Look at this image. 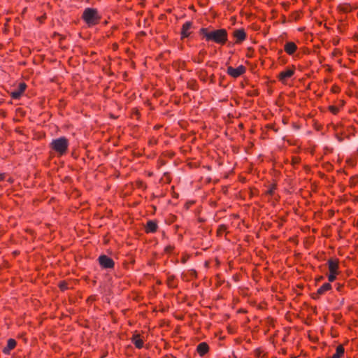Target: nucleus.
<instances>
[{"label":"nucleus","instance_id":"11","mask_svg":"<svg viewBox=\"0 0 358 358\" xmlns=\"http://www.w3.org/2000/svg\"><path fill=\"white\" fill-rule=\"evenodd\" d=\"M16 345V341L14 339L10 338L8 341L7 345L3 349L5 354H9L10 351L13 350Z\"/></svg>","mask_w":358,"mask_h":358},{"label":"nucleus","instance_id":"15","mask_svg":"<svg viewBox=\"0 0 358 358\" xmlns=\"http://www.w3.org/2000/svg\"><path fill=\"white\" fill-rule=\"evenodd\" d=\"M331 287L329 283H324L322 286H321L317 291L315 295H320L324 294L326 291L330 289Z\"/></svg>","mask_w":358,"mask_h":358},{"label":"nucleus","instance_id":"21","mask_svg":"<svg viewBox=\"0 0 358 358\" xmlns=\"http://www.w3.org/2000/svg\"><path fill=\"white\" fill-rule=\"evenodd\" d=\"M5 174L4 173H0V180H3L5 178Z\"/></svg>","mask_w":358,"mask_h":358},{"label":"nucleus","instance_id":"16","mask_svg":"<svg viewBox=\"0 0 358 358\" xmlns=\"http://www.w3.org/2000/svg\"><path fill=\"white\" fill-rule=\"evenodd\" d=\"M132 341L136 348H141L143 347V342L141 338H139L138 335L134 336L132 338Z\"/></svg>","mask_w":358,"mask_h":358},{"label":"nucleus","instance_id":"17","mask_svg":"<svg viewBox=\"0 0 358 358\" xmlns=\"http://www.w3.org/2000/svg\"><path fill=\"white\" fill-rule=\"evenodd\" d=\"M344 354V348L342 345H338L336 348V353L332 356V358H341Z\"/></svg>","mask_w":358,"mask_h":358},{"label":"nucleus","instance_id":"22","mask_svg":"<svg viewBox=\"0 0 358 358\" xmlns=\"http://www.w3.org/2000/svg\"><path fill=\"white\" fill-rule=\"evenodd\" d=\"M205 54H206V52H205L204 50H201V51H200V52H199V55H205Z\"/></svg>","mask_w":358,"mask_h":358},{"label":"nucleus","instance_id":"7","mask_svg":"<svg viewBox=\"0 0 358 358\" xmlns=\"http://www.w3.org/2000/svg\"><path fill=\"white\" fill-rule=\"evenodd\" d=\"M294 73V71L293 69H286L285 71H281L279 73L278 78L280 81L285 83L286 79L292 76Z\"/></svg>","mask_w":358,"mask_h":358},{"label":"nucleus","instance_id":"6","mask_svg":"<svg viewBox=\"0 0 358 358\" xmlns=\"http://www.w3.org/2000/svg\"><path fill=\"white\" fill-rule=\"evenodd\" d=\"M26 84L24 83H21L18 85V86L17 87V88L14 89L13 90H12L10 92V95L12 96L13 99H19L22 94L23 93V92L24 91V90L26 89Z\"/></svg>","mask_w":358,"mask_h":358},{"label":"nucleus","instance_id":"1","mask_svg":"<svg viewBox=\"0 0 358 358\" xmlns=\"http://www.w3.org/2000/svg\"><path fill=\"white\" fill-rule=\"evenodd\" d=\"M200 31L207 41H213L217 43L223 44L227 40V31L223 29L208 31L206 29L202 28Z\"/></svg>","mask_w":358,"mask_h":358},{"label":"nucleus","instance_id":"19","mask_svg":"<svg viewBox=\"0 0 358 358\" xmlns=\"http://www.w3.org/2000/svg\"><path fill=\"white\" fill-rule=\"evenodd\" d=\"M329 110L334 113L336 114L338 111V108L337 107H335L334 106H331L329 107Z\"/></svg>","mask_w":358,"mask_h":358},{"label":"nucleus","instance_id":"20","mask_svg":"<svg viewBox=\"0 0 358 358\" xmlns=\"http://www.w3.org/2000/svg\"><path fill=\"white\" fill-rule=\"evenodd\" d=\"M59 287L62 289V290H64L67 288V286H66V284L65 282H61L59 284Z\"/></svg>","mask_w":358,"mask_h":358},{"label":"nucleus","instance_id":"13","mask_svg":"<svg viewBox=\"0 0 358 358\" xmlns=\"http://www.w3.org/2000/svg\"><path fill=\"white\" fill-rule=\"evenodd\" d=\"M208 351V345L206 343H201L197 346V352L201 355H204Z\"/></svg>","mask_w":358,"mask_h":358},{"label":"nucleus","instance_id":"10","mask_svg":"<svg viewBox=\"0 0 358 358\" xmlns=\"http://www.w3.org/2000/svg\"><path fill=\"white\" fill-rule=\"evenodd\" d=\"M296 45L293 42H287L285 45V50L289 55H292L296 50Z\"/></svg>","mask_w":358,"mask_h":358},{"label":"nucleus","instance_id":"5","mask_svg":"<svg viewBox=\"0 0 358 358\" xmlns=\"http://www.w3.org/2000/svg\"><path fill=\"white\" fill-rule=\"evenodd\" d=\"M245 71V68L243 65H240L237 68L229 66L227 68V73L234 78H237Z\"/></svg>","mask_w":358,"mask_h":358},{"label":"nucleus","instance_id":"12","mask_svg":"<svg viewBox=\"0 0 358 358\" xmlns=\"http://www.w3.org/2000/svg\"><path fill=\"white\" fill-rule=\"evenodd\" d=\"M157 224L155 222L152 220H150L148 222L145 230L147 233H152L155 232L157 230Z\"/></svg>","mask_w":358,"mask_h":358},{"label":"nucleus","instance_id":"8","mask_svg":"<svg viewBox=\"0 0 358 358\" xmlns=\"http://www.w3.org/2000/svg\"><path fill=\"white\" fill-rule=\"evenodd\" d=\"M234 36L236 38V43H241L245 40L246 34L243 29H238L234 31Z\"/></svg>","mask_w":358,"mask_h":358},{"label":"nucleus","instance_id":"14","mask_svg":"<svg viewBox=\"0 0 358 358\" xmlns=\"http://www.w3.org/2000/svg\"><path fill=\"white\" fill-rule=\"evenodd\" d=\"M329 270L330 273H337L338 268V262L334 259H329L328 261Z\"/></svg>","mask_w":358,"mask_h":358},{"label":"nucleus","instance_id":"2","mask_svg":"<svg viewBox=\"0 0 358 358\" xmlns=\"http://www.w3.org/2000/svg\"><path fill=\"white\" fill-rule=\"evenodd\" d=\"M83 18L89 26H92L98 22L99 16L96 9L87 8L83 12Z\"/></svg>","mask_w":358,"mask_h":358},{"label":"nucleus","instance_id":"9","mask_svg":"<svg viewBox=\"0 0 358 358\" xmlns=\"http://www.w3.org/2000/svg\"><path fill=\"white\" fill-rule=\"evenodd\" d=\"M192 25V24L191 22H186L182 25L181 30V35L182 38L187 37L189 35L190 32L189 31V30L191 29Z\"/></svg>","mask_w":358,"mask_h":358},{"label":"nucleus","instance_id":"3","mask_svg":"<svg viewBox=\"0 0 358 358\" xmlns=\"http://www.w3.org/2000/svg\"><path fill=\"white\" fill-rule=\"evenodd\" d=\"M50 145L52 149L55 152H58L59 155H63L66 152L68 148L69 142L67 138L65 137H60L52 140Z\"/></svg>","mask_w":358,"mask_h":358},{"label":"nucleus","instance_id":"18","mask_svg":"<svg viewBox=\"0 0 358 358\" xmlns=\"http://www.w3.org/2000/svg\"><path fill=\"white\" fill-rule=\"evenodd\" d=\"M337 273H330V274L328 276V279L329 282H333L336 279V274Z\"/></svg>","mask_w":358,"mask_h":358},{"label":"nucleus","instance_id":"4","mask_svg":"<svg viewBox=\"0 0 358 358\" xmlns=\"http://www.w3.org/2000/svg\"><path fill=\"white\" fill-rule=\"evenodd\" d=\"M99 262L101 267L104 268H112L114 266L113 260L105 255L99 257Z\"/></svg>","mask_w":358,"mask_h":358}]
</instances>
